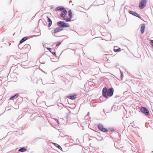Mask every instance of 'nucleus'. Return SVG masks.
I'll use <instances>...</instances> for the list:
<instances>
[{
    "label": "nucleus",
    "mask_w": 153,
    "mask_h": 153,
    "mask_svg": "<svg viewBox=\"0 0 153 153\" xmlns=\"http://www.w3.org/2000/svg\"><path fill=\"white\" fill-rule=\"evenodd\" d=\"M114 92V89L113 88L108 89L107 88L105 87L102 90V95L105 98H108L113 96Z\"/></svg>",
    "instance_id": "f257e3e1"
},
{
    "label": "nucleus",
    "mask_w": 153,
    "mask_h": 153,
    "mask_svg": "<svg viewBox=\"0 0 153 153\" xmlns=\"http://www.w3.org/2000/svg\"><path fill=\"white\" fill-rule=\"evenodd\" d=\"M60 11L61 12H63L65 14L62 13H61L60 15L62 18H64L65 15L67 13V11L65 8L63 6H59L56 7L55 9V11Z\"/></svg>",
    "instance_id": "f03ea898"
},
{
    "label": "nucleus",
    "mask_w": 153,
    "mask_h": 153,
    "mask_svg": "<svg viewBox=\"0 0 153 153\" xmlns=\"http://www.w3.org/2000/svg\"><path fill=\"white\" fill-rule=\"evenodd\" d=\"M57 25L59 27H61V28L65 27H69V25L68 24L62 21L57 22Z\"/></svg>",
    "instance_id": "7ed1b4c3"
},
{
    "label": "nucleus",
    "mask_w": 153,
    "mask_h": 153,
    "mask_svg": "<svg viewBox=\"0 0 153 153\" xmlns=\"http://www.w3.org/2000/svg\"><path fill=\"white\" fill-rule=\"evenodd\" d=\"M140 111L142 113L147 116H148L149 114V110L146 107H141Z\"/></svg>",
    "instance_id": "20e7f679"
},
{
    "label": "nucleus",
    "mask_w": 153,
    "mask_h": 153,
    "mask_svg": "<svg viewBox=\"0 0 153 153\" xmlns=\"http://www.w3.org/2000/svg\"><path fill=\"white\" fill-rule=\"evenodd\" d=\"M146 0H141L139 4V7L140 9L144 8L146 4Z\"/></svg>",
    "instance_id": "39448f33"
},
{
    "label": "nucleus",
    "mask_w": 153,
    "mask_h": 153,
    "mask_svg": "<svg viewBox=\"0 0 153 153\" xmlns=\"http://www.w3.org/2000/svg\"><path fill=\"white\" fill-rule=\"evenodd\" d=\"M20 45H18V47L19 48L21 49H23L24 50H26V51H28L30 49V45L29 44H26L23 47H20Z\"/></svg>",
    "instance_id": "423d86ee"
},
{
    "label": "nucleus",
    "mask_w": 153,
    "mask_h": 153,
    "mask_svg": "<svg viewBox=\"0 0 153 153\" xmlns=\"http://www.w3.org/2000/svg\"><path fill=\"white\" fill-rule=\"evenodd\" d=\"M97 127L98 129L102 131L106 132L108 131L107 129L103 128L102 125L100 124H98Z\"/></svg>",
    "instance_id": "0eeeda50"
},
{
    "label": "nucleus",
    "mask_w": 153,
    "mask_h": 153,
    "mask_svg": "<svg viewBox=\"0 0 153 153\" xmlns=\"http://www.w3.org/2000/svg\"><path fill=\"white\" fill-rule=\"evenodd\" d=\"M129 13L132 15L138 17L139 18H141L140 16L137 14L136 12L130 11H129Z\"/></svg>",
    "instance_id": "6e6552de"
},
{
    "label": "nucleus",
    "mask_w": 153,
    "mask_h": 153,
    "mask_svg": "<svg viewBox=\"0 0 153 153\" xmlns=\"http://www.w3.org/2000/svg\"><path fill=\"white\" fill-rule=\"evenodd\" d=\"M63 30L62 28H61V27H57L54 30V32H52V34L53 35L55 34L56 33H57L60 31H62Z\"/></svg>",
    "instance_id": "1a4fd4ad"
},
{
    "label": "nucleus",
    "mask_w": 153,
    "mask_h": 153,
    "mask_svg": "<svg viewBox=\"0 0 153 153\" xmlns=\"http://www.w3.org/2000/svg\"><path fill=\"white\" fill-rule=\"evenodd\" d=\"M47 20L48 22H49L48 25V27H50L51 26L52 23V21L48 16H47Z\"/></svg>",
    "instance_id": "9d476101"
},
{
    "label": "nucleus",
    "mask_w": 153,
    "mask_h": 153,
    "mask_svg": "<svg viewBox=\"0 0 153 153\" xmlns=\"http://www.w3.org/2000/svg\"><path fill=\"white\" fill-rule=\"evenodd\" d=\"M76 95L75 94L74 95L68 96H67V97L71 100H74L76 97Z\"/></svg>",
    "instance_id": "9b49d317"
},
{
    "label": "nucleus",
    "mask_w": 153,
    "mask_h": 153,
    "mask_svg": "<svg viewBox=\"0 0 153 153\" xmlns=\"http://www.w3.org/2000/svg\"><path fill=\"white\" fill-rule=\"evenodd\" d=\"M145 28V25L144 24H142L141 27V33L143 34L144 32Z\"/></svg>",
    "instance_id": "f8f14e48"
},
{
    "label": "nucleus",
    "mask_w": 153,
    "mask_h": 153,
    "mask_svg": "<svg viewBox=\"0 0 153 153\" xmlns=\"http://www.w3.org/2000/svg\"><path fill=\"white\" fill-rule=\"evenodd\" d=\"M19 95V94H16L13 96L11 97L10 98V99L11 100H14V99H15L16 98L18 97Z\"/></svg>",
    "instance_id": "ddd939ff"
},
{
    "label": "nucleus",
    "mask_w": 153,
    "mask_h": 153,
    "mask_svg": "<svg viewBox=\"0 0 153 153\" xmlns=\"http://www.w3.org/2000/svg\"><path fill=\"white\" fill-rule=\"evenodd\" d=\"M28 39V37H25L22 38V39H21L19 41V43L22 44L23 42H25L26 40H27Z\"/></svg>",
    "instance_id": "4468645a"
},
{
    "label": "nucleus",
    "mask_w": 153,
    "mask_h": 153,
    "mask_svg": "<svg viewBox=\"0 0 153 153\" xmlns=\"http://www.w3.org/2000/svg\"><path fill=\"white\" fill-rule=\"evenodd\" d=\"M53 144H54L56 147L58 148L59 149L61 150H62V147L59 145L55 143H53Z\"/></svg>",
    "instance_id": "2eb2a0df"
},
{
    "label": "nucleus",
    "mask_w": 153,
    "mask_h": 153,
    "mask_svg": "<svg viewBox=\"0 0 153 153\" xmlns=\"http://www.w3.org/2000/svg\"><path fill=\"white\" fill-rule=\"evenodd\" d=\"M48 50L51 52L54 56H55L56 55V52H53L52 51V49L50 48H47Z\"/></svg>",
    "instance_id": "dca6fc26"
},
{
    "label": "nucleus",
    "mask_w": 153,
    "mask_h": 153,
    "mask_svg": "<svg viewBox=\"0 0 153 153\" xmlns=\"http://www.w3.org/2000/svg\"><path fill=\"white\" fill-rule=\"evenodd\" d=\"M27 150V149L24 147H22L20 148L19 150V151L21 152H25Z\"/></svg>",
    "instance_id": "f3484780"
},
{
    "label": "nucleus",
    "mask_w": 153,
    "mask_h": 153,
    "mask_svg": "<svg viewBox=\"0 0 153 153\" xmlns=\"http://www.w3.org/2000/svg\"><path fill=\"white\" fill-rule=\"evenodd\" d=\"M68 15L70 18H72V13L71 10H69L68 11Z\"/></svg>",
    "instance_id": "a211bd4d"
},
{
    "label": "nucleus",
    "mask_w": 153,
    "mask_h": 153,
    "mask_svg": "<svg viewBox=\"0 0 153 153\" xmlns=\"http://www.w3.org/2000/svg\"><path fill=\"white\" fill-rule=\"evenodd\" d=\"M72 18L69 17V18H64V20H65L66 22L70 21L71 20V19Z\"/></svg>",
    "instance_id": "6ab92c4d"
},
{
    "label": "nucleus",
    "mask_w": 153,
    "mask_h": 153,
    "mask_svg": "<svg viewBox=\"0 0 153 153\" xmlns=\"http://www.w3.org/2000/svg\"><path fill=\"white\" fill-rule=\"evenodd\" d=\"M120 50H121V49L120 48H118L117 49H114V51L115 52H119V51H120Z\"/></svg>",
    "instance_id": "aec40b11"
},
{
    "label": "nucleus",
    "mask_w": 153,
    "mask_h": 153,
    "mask_svg": "<svg viewBox=\"0 0 153 153\" xmlns=\"http://www.w3.org/2000/svg\"><path fill=\"white\" fill-rule=\"evenodd\" d=\"M97 140L99 141H101L103 140V138L102 137H97Z\"/></svg>",
    "instance_id": "412c9836"
},
{
    "label": "nucleus",
    "mask_w": 153,
    "mask_h": 153,
    "mask_svg": "<svg viewBox=\"0 0 153 153\" xmlns=\"http://www.w3.org/2000/svg\"><path fill=\"white\" fill-rule=\"evenodd\" d=\"M88 85H93L94 83L91 81H89L88 82Z\"/></svg>",
    "instance_id": "4be33fe9"
},
{
    "label": "nucleus",
    "mask_w": 153,
    "mask_h": 153,
    "mask_svg": "<svg viewBox=\"0 0 153 153\" xmlns=\"http://www.w3.org/2000/svg\"><path fill=\"white\" fill-rule=\"evenodd\" d=\"M150 44L153 47V40H151Z\"/></svg>",
    "instance_id": "5701e85b"
},
{
    "label": "nucleus",
    "mask_w": 153,
    "mask_h": 153,
    "mask_svg": "<svg viewBox=\"0 0 153 153\" xmlns=\"http://www.w3.org/2000/svg\"><path fill=\"white\" fill-rule=\"evenodd\" d=\"M61 42H58L56 45V47H58L61 44Z\"/></svg>",
    "instance_id": "b1692460"
},
{
    "label": "nucleus",
    "mask_w": 153,
    "mask_h": 153,
    "mask_svg": "<svg viewBox=\"0 0 153 153\" xmlns=\"http://www.w3.org/2000/svg\"><path fill=\"white\" fill-rule=\"evenodd\" d=\"M123 74L122 73H121V80L123 79Z\"/></svg>",
    "instance_id": "393cba45"
},
{
    "label": "nucleus",
    "mask_w": 153,
    "mask_h": 153,
    "mask_svg": "<svg viewBox=\"0 0 153 153\" xmlns=\"http://www.w3.org/2000/svg\"><path fill=\"white\" fill-rule=\"evenodd\" d=\"M18 100H20L21 101H23V98L22 97H20L18 98Z\"/></svg>",
    "instance_id": "a878e982"
},
{
    "label": "nucleus",
    "mask_w": 153,
    "mask_h": 153,
    "mask_svg": "<svg viewBox=\"0 0 153 153\" xmlns=\"http://www.w3.org/2000/svg\"><path fill=\"white\" fill-rule=\"evenodd\" d=\"M40 92L39 91H37L36 92V93L37 94V95H39V94Z\"/></svg>",
    "instance_id": "bb28decb"
},
{
    "label": "nucleus",
    "mask_w": 153,
    "mask_h": 153,
    "mask_svg": "<svg viewBox=\"0 0 153 153\" xmlns=\"http://www.w3.org/2000/svg\"><path fill=\"white\" fill-rule=\"evenodd\" d=\"M85 118L86 119H88V116H85Z\"/></svg>",
    "instance_id": "cd10ccee"
},
{
    "label": "nucleus",
    "mask_w": 153,
    "mask_h": 153,
    "mask_svg": "<svg viewBox=\"0 0 153 153\" xmlns=\"http://www.w3.org/2000/svg\"><path fill=\"white\" fill-rule=\"evenodd\" d=\"M21 44H19V45H20V47H22V46H21Z\"/></svg>",
    "instance_id": "c85d7f7f"
},
{
    "label": "nucleus",
    "mask_w": 153,
    "mask_h": 153,
    "mask_svg": "<svg viewBox=\"0 0 153 153\" xmlns=\"http://www.w3.org/2000/svg\"><path fill=\"white\" fill-rule=\"evenodd\" d=\"M10 132H9L7 134H10Z\"/></svg>",
    "instance_id": "c756f323"
},
{
    "label": "nucleus",
    "mask_w": 153,
    "mask_h": 153,
    "mask_svg": "<svg viewBox=\"0 0 153 153\" xmlns=\"http://www.w3.org/2000/svg\"><path fill=\"white\" fill-rule=\"evenodd\" d=\"M41 92V93H44V91H43L42 92Z\"/></svg>",
    "instance_id": "7c9ffc66"
},
{
    "label": "nucleus",
    "mask_w": 153,
    "mask_h": 153,
    "mask_svg": "<svg viewBox=\"0 0 153 153\" xmlns=\"http://www.w3.org/2000/svg\"><path fill=\"white\" fill-rule=\"evenodd\" d=\"M111 131H113V129L112 128V129H111Z\"/></svg>",
    "instance_id": "2f4dec72"
},
{
    "label": "nucleus",
    "mask_w": 153,
    "mask_h": 153,
    "mask_svg": "<svg viewBox=\"0 0 153 153\" xmlns=\"http://www.w3.org/2000/svg\"><path fill=\"white\" fill-rule=\"evenodd\" d=\"M57 122L58 123V122H59V121H58V120H57Z\"/></svg>",
    "instance_id": "473e14b6"
},
{
    "label": "nucleus",
    "mask_w": 153,
    "mask_h": 153,
    "mask_svg": "<svg viewBox=\"0 0 153 153\" xmlns=\"http://www.w3.org/2000/svg\"><path fill=\"white\" fill-rule=\"evenodd\" d=\"M21 56H20V57L19 58H20V59H21Z\"/></svg>",
    "instance_id": "72a5a7b5"
},
{
    "label": "nucleus",
    "mask_w": 153,
    "mask_h": 153,
    "mask_svg": "<svg viewBox=\"0 0 153 153\" xmlns=\"http://www.w3.org/2000/svg\"><path fill=\"white\" fill-rule=\"evenodd\" d=\"M46 24H47V23H46V24H44V25H46Z\"/></svg>",
    "instance_id": "f704fd0d"
},
{
    "label": "nucleus",
    "mask_w": 153,
    "mask_h": 153,
    "mask_svg": "<svg viewBox=\"0 0 153 153\" xmlns=\"http://www.w3.org/2000/svg\"><path fill=\"white\" fill-rule=\"evenodd\" d=\"M25 56V57H26V55H25V56Z\"/></svg>",
    "instance_id": "c9c22d12"
}]
</instances>
